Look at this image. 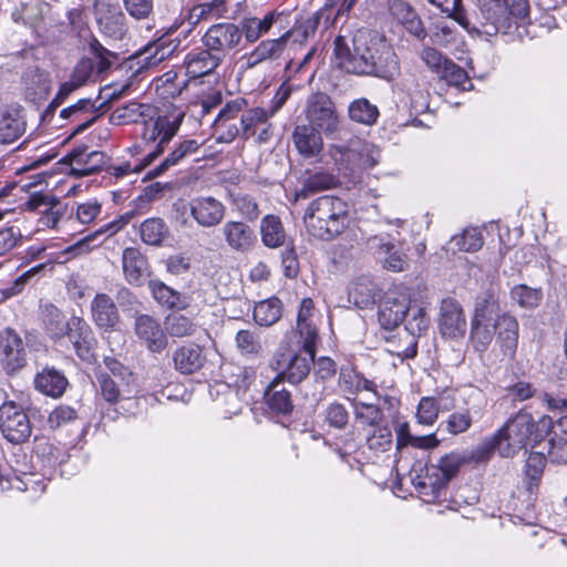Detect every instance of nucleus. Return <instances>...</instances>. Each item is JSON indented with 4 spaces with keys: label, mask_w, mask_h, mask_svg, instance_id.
<instances>
[{
    "label": "nucleus",
    "mask_w": 567,
    "mask_h": 567,
    "mask_svg": "<svg viewBox=\"0 0 567 567\" xmlns=\"http://www.w3.org/2000/svg\"><path fill=\"white\" fill-rule=\"evenodd\" d=\"M477 11L475 23L458 14L456 20L466 29H472L486 35L507 33L514 18H524L528 14V0H476Z\"/></svg>",
    "instance_id": "nucleus-1"
},
{
    "label": "nucleus",
    "mask_w": 567,
    "mask_h": 567,
    "mask_svg": "<svg viewBox=\"0 0 567 567\" xmlns=\"http://www.w3.org/2000/svg\"><path fill=\"white\" fill-rule=\"evenodd\" d=\"M303 223L311 236L330 240L347 228L348 205L339 197L321 196L309 204L303 215Z\"/></svg>",
    "instance_id": "nucleus-2"
},
{
    "label": "nucleus",
    "mask_w": 567,
    "mask_h": 567,
    "mask_svg": "<svg viewBox=\"0 0 567 567\" xmlns=\"http://www.w3.org/2000/svg\"><path fill=\"white\" fill-rule=\"evenodd\" d=\"M185 117V111L182 107L169 105L159 114L154 107V113L143 121L142 140L146 143H156L154 151L150 152L145 161L152 163L164 147L178 132L181 124Z\"/></svg>",
    "instance_id": "nucleus-3"
},
{
    "label": "nucleus",
    "mask_w": 567,
    "mask_h": 567,
    "mask_svg": "<svg viewBox=\"0 0 567 567\" xmlns=\"http://www.w3.org/2000/svg\"><path fill=\"white\" fill-rule=\"evenodd\" d=\"M48 329L54 338L66 336L79 358L83 361H92L96 340L91 327L84 319L73 316L66 322L62 320H58L56 324L50 322Z\"/></svg>",
    "instance_id": "nucleus-4"
},
{
    "label": "nucleus",
    "mask_w": 567,
    "mask_h": 567,
    "mask_svg": "<svg viewBox=\"0 0 567 567\" xmlns=\"http://www.w3.org/2000/svg\"><path fill=\"white\" fill-rule=\"evenodd\" d=\"M12 19L17 23L30 27L43 42L56 39L58 23L51 14L48 3L35 1L22 4L12 12Z\"/></svg>",
    "instance_id": "nucleus-5"
},
{
    "label": "nucleus",
    "mask_w": 567,
    "mask_h": 567,
    "mask_svg": "<svg viewBox=\"0 0 567 567\" xmlns=\"http://www.w3.org/2000/svg\"><path fill=\"white\" fill-rule=\"evenodd\" d=\"M305 116L309 123L308 125L324 134L334 133L340 124L334 102L323 92H316L308 96Z\"/></svg>",
    "instance_id": "nucleus-6"
},
{
    "label": "nucleus",
    "mask_w": 567,
    "mask_h": 567,
    "mask_svg": "<svg viewBox=\"0 0 567 567\" xmlns=\"http://www.w3.org/2000/svg\"><path fill=\"white\" fill-rule=\"evenodd\" d=\"M243 42V30L233 22L212 24L202 37L204 48H207L221 61L228 53L237 50Z\"/></svg>",
    "instance_id": "nucleus-7"
},
{
    "label": "nucleus",
    "mask_w": 567,
    "mask_h": 567,
    "mask_svg": "<svg viewBox=\"0 0 567 567\" xmlns=\"http://www.w3.org/2000/svg\"><path fill=\"white\" fill-rule=\"evenodd\" d=\"M437 329L443 339L458 341L467 331V320L463 306L453 298L441 301L437 315Z\"/></svg>",
    "instance_id": "nucleus-8"
},
{
    "label": "nucleus",
    "mask_w": 567,
    "mask_h": 567,
    "mask_svg": "<svg viewBox=\"0 0 567 567\" xmlns=\"http://www.w3.org/2000/svg\"><path fill=\"white\" fill-rule=\"evenodd\" d=\"M378 53L375 56L371 52L369 60L359 59V62L348 65V69L358 74H373L388 81L393 80L400 70L398 55L392 48L385 45Z\"/></svg>",
    "instance_id": "nucleus-9"
},
{
    "label": "nucleus",
    "mask_w": 567,
    "mask_h": 567,
    "mask_svg": "<svg viewBox=\"0 0 567 567\" xmlns=\"http://www.w3.org/2000/svg\"><path fill=\"white\" fill-rule=\"evenodd\" d=\"M340 165H346V169L352 173L355 169H370L373 168L381 158V151L373 144L361 141H350L348 147L340 148Z\"/></svg>",
    "instance_id": "nucleus-10"
},
{
    "label": "nucleus",
    "mask_w": 567,
    "mask_h": 567,
    "mask_svg": "<svg viewBox=\"0 0 567 567\" xmlns=\"http://www.w3.org/2000/svg\"><path fill=\"white\" fill-rule=\"evenodd\" d=\"M187 206L189 215L202 228L218 226L224 220L227 210L225 204L214 196L194 197Z\"/></svg>",
    "instance_id": "nucleus-11"
},
{
    "label": "nucleus",
    "mask_w": 567,
    "mask_h": 567,
    "mask_svg": "<svg viewBox=\"0 0 567 567\" xmlns=\"http://www.w3.org/2000/svg\"><path fill=\"white\" fill-rule=\"evenodd\" d=\"M333 53L338 66L353 74L358 73L348 69V65L359 62V59L369 60L371 58V49L365 45V40L360 34L353 38L338 35L334 39Z\"/></svg>",
    "instance_id": "nucleus-12"
},
{
    "label": "nucleus",
    "mask_w": 567,
    "mask_h": 567,
    "mask_svg": "<svg viewBox=\"0 0 567 567\" xmlns=\"http://www.w3.org/2000/svg\"><path fill=\"white\" fill-rule=\"evenodd\" d=\"M27 352L21 337L12 329L0 333V363L8 373H14L27 363Z\"/></svg>",
    "instance_id": "nucleus-13"
},
{
    "label": "nucleus",
    "mask_w": 567,
    "mask_h": 567,
    "mask_svg": "<svg viewBox=\"0 0 567 567\" xmlns=\"http://www.w3.org/2000/svg\"><path fill=\"white\" fill-rule=\"evenodd\" d=\"M23 209L42 215L40 223L48 228H55L62 215L60 199L51 194L35 192L23 204Z\"/></svg>",
    "instance_id": "nucleus-14"
},
{
    "label": "nucleus",
    "mask_w": 567,
    "mask_h": 567,
    "mask_svg": "<svg viewBox=\"0 0 567 567\" xmlns=\"http://www.w3.org/2000/svg\"><path fill=\"white\" fill-rule=\"evenodd\" d=\"M134 331L141 344L154 353L162 352L168 343L161 323L148 315H140L134 322Z\"/></svg>",
    "instance_id": "nucleus-15"
},
{
    "label": "nucleus",
    "mask_w": 567,
    "mask_h": 567,
    "mask_svg": "<svg viewBox=\"0 0 567 567\" xmlns=\"http://www.w3.org/2000/svg\"><path fill=\"white\" fill-rule=\"evenodd\" d=\"M369 250L383 264L388 270L400 272L406 269L408 258L404 252L395 248L388 236H372L367 241Z\"/></svg>",
    "instance_id": "nucleus-16"
},
{
    "label": "nucleus",
    "mask_w": 567,
    "mask_h": 567,
    "mask_svg": "<svg viewBox=\"0 0 567 567\" xmlns=\"http://www.w3.org/2000/svg\"><path fill=\"white\" fill-rule=\"evenodd\" d=\"M405 329L411 336L409 347L403 351H398L396 354L402 358H412L416 354L415 337L425 333L430 326V318L426 313L425 307L417 302H412L409 299V310L404 313Z\"/></svg>",
    "instance_id": "nucleus-17"
},
{
    "label": "nucleus",
    "mask_w": 567,
    "mask_h": 567,
    "mask_svg": "<svg viewBox=\"0 0 567 567\" xmlns=\"http://www.w3.org/2000/svg\"><path fill=\"white\" fill-rule=\"evenodd\" d=\"M409 296L404 292H388L379 308V322L382 328L392 330L403 322L409 310Z\"/></svg>",
    "instance_id": "nucleus-18"
},
{
    "label": "nucleus",
    "mask_w": 567,
    "mask_h": 567,
    "mask_svg": "<svg viewBox=\"0 0 567 567\" xmlns=\"http://www.w3.org/2000/svg\"><path fill=\"white\" fill-rule=\"evenodd\" d=\"M220 231L228 248L236 252H248L257 243L252 227L244 221L228 220Z\"/></svg>",
    "instance_id": "nucleus-19"
},
{
    "label": "nucleus",
    "mask_w": 567,
    "mask_h": 567,
    "mask_svg": "<svg viewBox=\"0 0 567 567\" xmlns=\"http://www.w3.org/2000/svg\"><path fill=\"white\" fill-rule=\"evenodd\" d=\"M96 22L100 31L113 40H122L127 32L125 16L117 6L101 3L96 9Z\"/></svg>",
    "instance_id": "nucleus-20"
},
{
    "label": "nucleus",
    "mask_w": 567,
    "mask_h": 567,
    "mask_svg": "<svg viewBox=\"0 0 567 567\" xmlns=\"http://www.w3.org/2000/svg\"><path fill=\"white\" fill-rule=\"evenodd\" d=\"M69 162L73 175L87 176L101 171L106 165V156L100 151L78 147L69 154Z\"/></svg>",
    "instance_id": "nucleus-21"
},
{
    "label": "nucleus",
    "mask_w": 567,
    "mask_h": 567,
    "mask_svg": "<svg viewBox=\"0 0 567 567\" xmlns=\"http://www.w3.org/2000/svg\"><path fill=\"white\" fill-rule=\"evenodd\" d=\"M290 13L286 11H271L268 12L262 19L248 18L243 22V38L254 43L259 40L264 34L268 33L274 25L284 28V22L289 18Z\"/></svg>",
    "instance_id": "nucleus-22"
},
{
    "label": "nucleus",
    "mask_w": 567,
    "mask_h": 567,
    "mask_svg": "<svg viewBox=\"0 0 567 567\" xmlns=\"http://www.w3.org/2000/svg\"><path fill=\"white\" fill-rule=\"evenodd\" d=\"M388 8L393 19L402 24L411 35L417 40L425 39L426 31L422 20L408 2L403 0H388Z\"/></svg>",
    "instance_id": "nucleus-23"
},
{
    "label": "nucleus",
    "mask_w": 567,
    "mask_h": 567,
    "mask_svg": "<svg viewBox=\"0 0 567 567\" xmlns=\"http://www.w3.org/2000/svg\"><path fill=\"white\" fill-rule=\"evenodd\" d=\"M221 62L220 58L207 48H204L188 52L184 59L183 66L188 78L197 79L214 72Z\"/></svg>",
    "instance_id": "nucleus-24"
},
{
    "label": "nucleus",
    "mask_w": 567,
    "mask_h": 567,
    "mask_svg": "<svg viewBox=\"0 0 567 567\" xmlns=\"http://www.w3.org/2000/svg\"><path fill=\"white\" fill-rule=\"evenodd\" d=\"M496 342L501 348L503 355L509 360L515 357L518 344V322L507 313H503L494 324Z\"/></svg>",
    "instance_id": "nucleus-25"
},
{
    "label": "nucleus",
    "mask_w": 567,
    "mask_h": 567,
    "mask_svg": "<svg viewBox=\"0 0 567 567\" xmlns=\"http://www.w3.org/2000/svg\"><path fill=\"white\" fill-rule=\"evenodd\" d=\"M289 33L277 39L261 41L251 52L243 56L246 69H254L268 60L278 59L286 49Z\"/></svg>",
    "instance_id": "nucleus-26"
},
{
    "label": "nucleus",
    "mask_w": 567,
    "mask_h": 567,
    "mask_svg": "<svg viewBox=\"0 0 567 567\" xmlns=\"http://www.w3.org/2000/svg\"><path fill=\"white\" fill-rule=\"evenodd\" d=\"M122 268L131 285L142 286L150 275V265L145 256L134 247H127L122 254Z\"/></svg>",
    "instance_id": "nucleus-27"
},
{
    "label": "nucleus",
    "mask_w": 567,
    "mask_h": 567,
    "mask_svg": "<svg viewBox=\"0 0 567 567\" xmlns=\"http://www.w3.org/2000/svg\"><path fill=\"white\" fill-rule=\"evenodd\" d=\"M493 440L502 457H512L525 446L527 431H523V427H499Z\"/></svg>",
    "instance_id": "nucleus-28"
},
{
    "label": "nucleus",
    "mask_w": 567,
    "mask_h": 567,
    "mask_svg": "<svg viewBox=\"0 0 567 567\" xmlns=\"http://www.w3.org/2000/svg\"><path fill=\"white\" fill-rule=\"evenodd\" d=\"M92 318L102 329H112L120 321V313L112 298L106 293H97L91 303Z\"/></svg>",
    "instance_id": "nucleus-29"
},
{
    "label": "nucleus",
    "mask_w": 567,
    "mask_h": 567,
    "mask_svg": "<svg viewBox=\"0 0 567 567\" xmlns=\"http://www.w3.org/2000/svg\"><path fill=\"white\" fill-rule=\"evenodd\" d=\"M173 362L175 369L181 373L192 374L203 368L205 357L198 344H184L173 352Z\"/></svg>",
    "instance_id": "nucleus-30"
},
{
    "label": "nucleus",
    "mask_w": 567,
    "mask_h": 567,
    "mask_svg": "<svg viewBox=\"0 0 567 567\" xmlns=\"http://www.w3.org/2000/svg\"><path fill=\"white\" fill-rule=\"evenodd\" d=\"M319 130L310 125H297L295 127L292 140L298 152L305 157L317 156L322 150V137Z\"/></svg>",
    "instance_id": "nucleus-31"
},
{
    "label": "nucleus",
    "mask_w": 567,
    "mask_h": 567,
    "mask_svg": "<svg viewBox=\"0 0 567 567\" xmlns=\"http://www.w3.org/2000/svg\"><path fill=\"white\" fill-rule=\"evenodd\" d=\"M154 113V106L150 104H143L138 102H130L122 106L116 107L110 114V123L113 125H127L144 121L145 117L152 116Z\"/></svg>",
    "instance_id": "nucleus-32"
},
{
    "label": "nucleus",
    "mask_w": 567,
    "mask_h": 567,
    "mask_svg": "<svg viewBox=\"0 0 567 567\" xmlns=\"http://www.w3.org/2000/svg\"><path fill=\"white\" fill-rule=\"evenodd\" d=\"M281 382L271 381L265 390L264 399L268 410L278 415H289L293 411L291 394L286 389H279Z\"/></svg>",
    "instance_id": "nucleus-33"
},
{
    "label": "nucleus",
    "mask_w": 567,
    "mask_h": 567,
    "mask_svg": "<svg viewBox=\"0 0 567 567\" xmlns=\"http://www.w3.org/2000/svg\"><path fill=\"white\" fill-rule=\"evenodd\" d=\"M313 301L305 298L299 307L297 316V329L300 336L302 349L312 350V346L317 343L318 332L316 327L309 321L312 316Z\"/></svg>",
    "instance_id": "nucleus-34"
},
{
    "label": "nucleus",
    "mask_w": 567,
    "mask_h": 567,
    "mask_svg": "<svg viewBox=\"0 0 567 567\" xmlns=\"http://www.w3.org/2000/svg\"><path fill=\"white\" fill-rule=\"evenodd\" d=\"M68 384L66 378L53 368L43 369L34 379L35 389L52 398L61 396Z\"/></svg>",
    "instance_id": "nucleus-35"
},
{
    "label": "nucleus",
    "mask_w": 567,
    "mask_h": 567,
    "mask_svg": "<svg viewBox=\"0 0 567 567\" xmlns=\"http://www.w3.org/2000/svg\"><path fill=\"white\" fill-rule=\"evenodd\" d=\"M25 121L18 110H7L0 114V143L11 144L22 136Z\"/></svg>",
    "instance_id": "nucleus-36"
},
{
    "label": "nucleus",
    "mask_w": 567,
    "mask_h": 567,
    "mask_svg": "<svg viewBox=\"0 0 567 567\" xmlns=\"http://www.w3.org/2000/svg\"><path fill=\"white\" fill-rule=\"evenodd\" d=\"M260 237L268 248H278L286 244L287 235L280 218L276 215H266L260 221Z\"/></svg>",
    "instance_id": "nucleus-37"
},
{
    "label": "nucleus",
    "mask_w": 567,
    "mask_h": 567,
    "mask_svg": "<svg viewBox=\"0 0 567 567\" xmlns=\"http://www.w3.org/2000/svg\"><path fill=\"white\" fill-rule=\"evenodd\" d=\"M148 288L154 299L168 309H185L188 306V301L185 297L161 280H150Z\"/></svg>",
    "instance_id": "nucleus-38"
},
{
    "label": "nucleus",
    "mask_w": 567,
    "mask_h": 567,
    "mask_svg": "<svg viewBox=\"0 0 567 567\" xmlns=\"http://www.w3.org/2000/svg\"><path fill=\"white\" fill-rule=\"evenodd\" d=\"M104 364L109 374L121 385L124 394L131 395L136 391L137 377L128 367L111 357L104 358Z\"/></svg>",
    "instance_id": "nucleus-39"
},
{
    "label": "nucleus",
    "mask_w": 567,
    "mask_h": 567,
    "mask_svg": "<svg viewBox=\"0 0 567 567\" xmlns=\"http://www.w3.org/2000/svg\"><path fill=\"white\" fill-rule=\"evenodd\" d=\"M501 316L497 296L492 291H486L476 300L472 321L495 323Z\"/></svg>",
    "instance_id": "nucleus-40"
},
{
    "label": "nucleus",
    "mask_w": 567,
    "mask_h": 567,
    "mask_svg": "<svg viewBox=\"0 0 567 567\" xmlns=\"http://www.w3.org/2000/svg\"><path fill=\"white\" fill-rule=\"evenodd\" d=\"M377 290V285L370 278L360 277L352 282L349 298L357 307L365 309L374 303Z\"/></svg>",
    "instance_id": "nucleus-41"
},
{
    "label": "nucleus",
    "mask_w": 567,
    "mask_h": 567,
    "mask_svg": "<svg viewBox=\"0 0 567 567\" xmlns=\"http://www.w3.org/2000/svg\"><path fill=\"white\" fill-rule=\"evenodd\" d=\"M349 118L355 123L372 126L377 123L380 112L377 105L368 99L360 97L353 100L348 106Z\"/></svg>",
    "instance_id": "nucleus-42"
},
{
    "label": "nucleus",
    "mask_w": 567,
    "mask_h": 567,
    "mask_svg": "<svg viewBox=\"0 0 567 567\" xmlns=\"http://www.w3.org/2000/svg\"><path fill=\"white\" fill-rule=\"evenodd\" d=\"M546 431L544 440L537 442V445L546 444L549 455L558 460H567V427H544Z\"/></svg>",
    "instance_id": "nucleus-43"
},
{
    "label": "nucleus",
    "mask_w": 567,
    "mask_h": 567,
    "mask_svg": "<svg viewBox=\"0 0 567 567\" xmlns=\"http://www.w3.org/2000/svg\"><path fill=\"white\" fill-rule=\"evenodd\" d=\"M199 148V144L196 140H186L178 144L173 152H171L166 158L156 166L153 171L148 172L152 177L164 174L172 166L177 165L186 156L195 154Z\"/></svg>",
    "instance_id": "nucleus-44"
},
{
    "label": "nucleus",
    "mask_w": 567,
    "mask_h": 567,
    "mask_svg": "<svg viewBox=\"0 0 567 567\" xmlns=\"http://www.w3.org/2000/svg\"><path fill=\"white\" fill-rule=\"evenodd\" d=\"M416 491L426 503H435L441 498L446 485L441 482L436 474L426 467L424 476H419L414 482Z\"/></svg>",
    "instance_id": "nucleus-45"
},
{
    "label": "nucleus",
    "mask_w": 567,
    "mask_h": 567,
    "mask_svg": "<svg viewBox=\"0 0 567 567\" xmlns=\"http://www.w3.org/2000/svg\"><path fill=\"white\" fill-rule=\"evenodd\" d=\"M463 464H467L464 453H451L442 456L439 464L429 466V470L436 474L442 483L447 485Z\"/></svg>",
    "instance_id": "nucleus-46"
},
{
    "label": "nucleus",
    "mask_w": 567,
    "mask_h": 567,
    "mask_svg": "<svg viewBox=\"0 0 567 567\" xmlns=\"http://www.w3.org/2000/svg\"><path fill=\"white\" fill-rule=\"evenodd\" d=\"M226 13L225 0H210L195 6L189 12L193 24L218 20Z\"/></svg>",
    "instance_id": "nucleus-47"
},
{
    "label": "nucleus",
    "mask_w": 567,
    "mask_h": 567,
    "mask_svg": "<svg viewBox=\"0 0 567 567\" xmlns=\"http://www.w3.org/2000/svg\"><path fill=\"white\" fill-rule=\"evenodd\" d=\"M338 184V179L329 173H315L309 175L303 184L302 187L297 192V197L307 198L310 195L330 189L334 187Z\"/></svg>",
    "instance_id": "nucleus-48"
},
{
    "label": "nucleus",
    "mask_w": 567,
    "mask_h": 567,
    "mask_svg": "<svg viewBox=\"0 0 567 567\" xmlns=\"http://www.w3.org/2000/svg\"><path fill=\"white\" fill-rule=\"evenodd\" d=\"M281 317V301L269 298L258 302L254 308V319L259 326L269 327Z\"/></svg>",
    "instance_id": "nucleus-49"
},
{
    "label": "nucleus",
    "mask_w": 567,
    "mask_h": 567,
    "mask_svg": "<svg viewBox=\"0 0 567 567\" xmlns=\"http://www.w3.org/2000/svg\"><path fill=\"white\" fill-rule=\"evenodd\" d=\"M305 353H300L295 359L291 370L286 373L285 381L291 384H298L303 381L310 373L311 367L315 363L316 344L312 346V350L303 349Z\"/></svg>",
    "instance_id": "nucleus-50"
},
{
    "label": "nucleus",
    "mask_w": 567,
    "mask_h": 567,
    "mask_svg": "<svg viewBox=\"0 0 567 567\" xmlns=\"http://www.w3.org/2000/svg\"><path fill=\"white\" fill-rule=\"evenodd\" d=\"M126 221L121 217L118 219H115L94 233H91L86 235L85 237L81 238L75 245L71 246L68 251H78V252H87L91 249V243H93L99 236L107 235L113 236L116 233H118L124 226Z\"/></svg>",
    "instance_id": "nucleus-51"
},
{
    "label": "nucleus",
    "mask_w": 567,
    "mask_h": 567,
    "mask_svg": "<svg viewBox=\"0 0 567 567\" xmlns=\"http://www.w3.org/2000/svg\"><path fill=\"white\" fill-rule=\"evenodd\" d=\"M322 17L323 11H316L308 17H300L296 20L293 27L285 33H289V39L295 37L298 41L307 40L316 33Z\"/></svg>",
    "instance_id": "nucleus-52"
},
{
    "label": "nucleus",
    "mask_w": 567,
    "mask_h": 567,
    "mask_svg": "<svg viewBox=\"0 0 567 567\" xmlns=\"http://www.w3.org/2000/svg\"><path fill=\"white\" fill-rule=\"evenodd\" d=\"M176 45L171 42L157 41L148 44L141 53L144 65L152 68L168 59L175 51Z\"/></svg>",
    "instance_id": "nucleus-53"
},
{
    "label": "nucleus",
    "mask_w": 567,
    "mask_h": 567,
    "mask_svg": "<svg viewBox=\"0 0 567 567\" xmlns=\"http://www.w3.org/2000/svg\"><path fill=\"white\" fill-rule=\"evenodd\" d=\"M450 244L452 249L474 252L483 246V238L477 228H467L462 234L453 236Z\"/></svg>",
    "instance_id": "nucleus-54"
},
{
    "label": "nucleus",
    "mask_w": 567,
    "mask_h": 567,
    "mask_svg": "<svg viewBox=\"0 0 567 567\" xmlns=\"http://www.w3.org/2000/svg\"><path fill=\"white\" fill-rule=\"evenodd\" d=\"M142 240L147 245H161L167 234V227L161 218H148L140 227Z\"/></svg>",
    "instance_id": "nucleus-55"
},
{
    "label": "nucleus",
    "mask_w": 567,
    "mask_h": 567,
    "mask_svg": "<svg viewBox=\"0 0 567 567\" xmlns=\"http://www.w3.org/2000/svg\"><path fill=\"white\" fill-rule=\"evenodd\" d=\"M165 329L171 337L184 338L195 333L196 324L184 315L173 313L166 317Z\"/></svg>",
    "instance_id": "nucleus-56"
},
{
    "label": "nucleus",
    "mask_w": 567,
    "mask_h": 567,
    "mask_svg": "<svg viewBox=\"0 0 567 567\" xmlns=\"http://www.w3.org/2000/svg\"><path fill=\"white\" fill-rule=\"evenodd\" d=\"M235 341L237 349L244 355L257 357L264 351L259 334L252 330H239L236 333Z\"/></svg>",
    "instance_id": "nucleus-57"
},
{
    "label": "nucleus",
    "mask_w": 567,
    "mask_h": 567,
    "mask_svg": "<svg viewBox=\"0 0 567 567\" xmlns=\"http://www.w3.org/2000/svg\"><path fill=\"white\" fill-rule=\"evenodd\" d=\"M299 355L300 353H296L287 348L277 350L270 360V368L277 372L274 381H285L286 373L291 370L295 359Z\"/></svg>",
    "instance_id": "nucleus-58"
},
{
    "label": "nucleus",
    "mask_w": 567,
    "mask_h": 567,
    "mask_svg": "<svg viewBox=\"0 0 567 567\" xmlns=\"http://www.w3.org/2000/svg\"><path fill=\"white\" fill-rule=\"evenodd\" d=\"M269 117L270 114L261 107L246 111L240 118L244 136L246 138L255 136L258 128L265 124Z\"/></svg>",
    "instance_id": "nucleus-59"
},
{
    "label": "nucleus",
    "mask_w": 567,
    "mask_h": 567,
    "mask_svg": "<svg viewBox=\"0 0 567 567\" xmlns=\"http://www.w3.org/2000/svg\"><path fill=\"white\" fill-rule=\"evenodd\" d=\"M546 466L544 452H532L525 464V476L528 480V489L537 487Z\"/></svg>",
    "instance_id": "nucleus-60"
},
{
    "label": "nucleus",
    "mask_w": 567,
    "mask_h": 567,
    "mask_svg": "<svg viewBox=\"0 0 567 567\" xmlns=\"http://www.w3.org/2000/svg\"><path fill=\"white\" fill-rule=\"evenodd\" d=\"M495 323L471 321V340L475 350L485 351L495 334Z\"/></svg>",
    "instance_id": "nucleus-61"
},
{
    "label": "nucleus",
    "mask_w": 567,
    "mask_h": 567,
    "mask_svg": "<svg viewBox=\"0 0 567 567\" xmlns=\"http://www.w3.org/2000/svg\"><path fill=\"white\" fill-rule=\"evenodd\" d=\"M96 380L99 382L100 393L105 401L115 403L122 394L125 395L121 385L107 372H97Z\"/></svg>",
    "instance_id": "nucleus-62"
},
{
    "label": "nucleus",
    "mask_w": 567,
    "mask_h": 567,
    "mask_svg": "<svg viewBox=\"0 0 567 567\" xmlns=\"http://www.w3.org/2000/svg\"><path fill=\"white\" fill-rule=\"evenodd\" d=\"M29 422L22 408L13 401L4 402L0 406V425H24Z\"/></svg>",
    "instance_id": "nucleus-63"
},
{
    "label": "nucleus",
    "mask_w": 567,
    "mask_h": 567,
    "mask_svg": "<svg viewBox=\"0 0 567 567\" xmlns=\"http://www.w3.org/2000/svg\"><path fill=\"white\" fill-rule=\"evenodd\" d=\"M511 295L513 300L525 308L537 307L543 298L540 289L530 288L525 285L514 287Z\"/></svg>",
    "instance_id": "nucleus-64"
}]
</instances>
